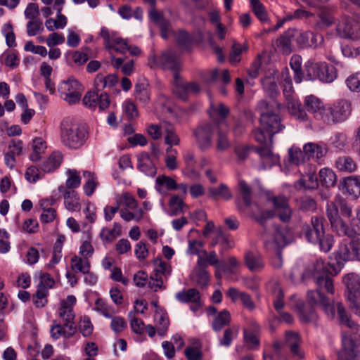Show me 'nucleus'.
<instances>
[{"instance_id":"obj_28","label":"nucleus","mask_w":360,"mask_h":360,"mask_svg":"<svg viewBox=\"0 0 360 360\" xmlns=\"http://www.w3.org/2000/svg\"><path fill=\"white\" fill-rule=\"evenodd\" d=\"M191 278L201 289H205L210 281V274L203 268H195L191 275Z\"/></svg>"},{"instance_id":"obj_41","label":"nucleus","mask_w":360,"mask_h":360,"mask_svg":"<svg viewBox=\"0 0 360 360\" xmlns=\"http://www.w3.org/2000/svg\"><path fill=\"white\" fill-rule=\"evenodd\" d=\"M46 148V141L41 137H37L32 140V150L33 152L30 155L32 161H38L41 158V154L43 153Z\"/></svg>"},{"instance_id":"obj_19","label":"nucleus","mask_w":360,"mask_h":360,"mask_svg":"<svg viewBox=\"0 0 360 360\" xmlns=\"http://www.w3.org/2000/svg\"><path fill=\"white\" fill-rule=\"evenodd\" d=\"M213 127L206 124L199 127L194 132L198 147L202 150H207L212 145Z\"/></svg>"},{"instance_id":"obj_56","label":"nucleus","mask_w":360,"mask_h":360,"mask_svg":"<svg viewBox=\"0 0 360 360\" xmlns=\"http://www.w3.org/2000/svg\"><path fill=\"white\" fill-rule=\"evenodd\" d=\"M95 309L106 318H111L115 313L113 307L108 305L105 301L101 298L96 300Z\"/></svg>"},{"instance_id":"obj_17","label":"nucleus","mask_w":360,"mask_h":360,"mask_svg":"<svg viewBox=\"0 0 360 360\" xmlns=\"http://www.w3.org/2000/svg\"><path fill=\"white\" fill-rule=\"evenodd\" d=\"M312 227L308 225L303 226V232L307 240L311 243H318L323 235L322 219L318 217L311 218Z\"/></svg>"},{"instance_id":"obj_44","label":"nucleus","mask_w":360,"mask_h":360,"mask_svg":"<svg viewBox=\"0 0 360 360\" xmlns=\"http://www.w3.org/2000/svg\"><path fill=\"white\" fill-rule=\"evenodd\" d=\"M201 253L207 258L208 264L214 266L217 269H221L224 272L231 273L232 270L229 268L226 264H219L217 255L215 251L212 250L207 253L206 250H202Z\"/></svg>"},{"instance_id":"obj_27","label":"nucleus","mask_w":360,"mask_h":360,"mask_svg":"<svg viewBox=\"0 0 360 360\" xmlns=\"http://www.w3.org/2000/svg\"><path fill=\"white\" fill-rule=\"evenodd\" d=\"M304 106L307 111L314 115V117H322L321 110H323V105L321 100L314 95L306 96L304 100Z\"/></svg>"},{"instance_id":"obj_29","label":"nucleus","mask_w":360,"mask_h":360,"mask_svg":"<svg viewBox=\"0 0 360 360\" xmlns=\"http://www.w3.org/2000/svg\"><path fill=\"white\" fill-rule=\"evenodd\" d=\"M162 130L165 134V143L168 147L178 146L180 143V139L175 131L174 127L169 123L162 124Z\"/></svg>"},{"instance_id":"obj_7","label":"nucleus","mask_w":360,"mask_h":360,"mask_svg":"<svg viewBox=\"0 0 360 360\" xmlns=\"http://www.w3.org/2000/svg\"><path fill=\"white\" fill-rule=\"evenodd\" d=\"M340 230L347 238L342 239L339 245V259L344 261L354 259L353 247L356 242V231L345 222L341 223Z\"/></svg>"},{"instance_id":"obj_61","label":"nucleus","mask_w":360,"mask_h":360,"mask_svg":"<svg viewBox=\"0 0 360 360\" xmlns=\"http://www.w3.org/2000/svg\"><path fill=\"white\" fill-rule=\"evenodd\" d=\"M211 116L214 117L217 116L221 120H224L229 114V109L224 103H219L217 105H211Z\"/></svg>"},{"instance_id":"obj_9","label":"nucleus","mask_w":360,"mask_h":360,"mask_svg":"<svg viewBox=\"0 0 360 360\" xmlns=\"http://www.w3.org/2000/svg\"><path fill=\"white\" fill-rule=\"evenodd\" d=\"M150 66H157L165 70H171L178 74L180 63L176 55L172 51L163 52L160 56H154L150 61Z\"/></svg>"},{"instance_id":"obj_51","label":"nucleus","mask_w":360,"mask_h":360,"mask_svg":"<svg viewBox=\"0 0 360 360\" xmlns=\"http://www.w3.org/2000/svg\"><path fill=\"white\" fill-rule=\"evenodd\" d=\"M357 168L356 162L350 156L339 158V170L347 172H354Z\"/></svg>"},{"instance_id":"obj_8","label":"nucleus","mask_w":360,"mask_h":360,"mask_svg":"<svg viewBox=\"0 0 360 360\" xmlns=\"http://www.w3.org/2000/svg\"><path fill=\"white\" fill-rule=\"evenodd\" d=\"M83 89L82 84L75 79L63 81L58 86L61 97L69 104L79 101Z\"/></svg>"},{"instance_id":"obj_22","label":"nucleus","mask_w":360,"mask_h":360,"mask_svg":"<svg viewBox=\"0 0 360 360\" xmlns=\"http://www.w3.org/2000/svg\"><path fill=\"white\" fill-rule=\"evenodd\" d=\"M58 191L63 194L64 204L67 210L71 212L80 210L79 198L75 190H68L64 186H60Z\"/></svg>"},{"instance_id":"obj_23","label":"nucleus","mask_w":360,"mask_h":360,"mask_svg":"<svg viewBox=\"0 0 360 360\" xmlns=\"http://www.w3.org/2000/svg\"><path fill=\"white\" fill-rule=\"evenodd\" d=\"M244 262L248 269L252 272H259L264 268V262L261 255L252 251L244 255Z\"/></svg>"},{"instance_id":"obj_48","label":"nucleus","mask_w":360,"mask_h":360,"mask_svg":"<svg viewBox=\"0 0 360 360\" xmlns=\"http://www.w3.org/2000/svg\"><path fill=\"white\" fill-rule=\"evenodd\" d=\"M316 283L319 288L324 287L328 292L334 294L335 289L333 284V281L328 274H322L321 275L314 276Z\"/></svg>"},{"instance_id":"obj_30","label":"nucleus","mask_w":360,"mask_h":360,"mask_svg":"<svg viewBox=\"0 0 360 360\" xmlns=\"http://www.w3.org/2000/svg\"><path fill=\"white\" fill-rule=\"evenodd\" d=\"M155 189L160 193L165 192V189L167 191L176 190L177 184L172 178L160 175L155 179Z\"/></svg>"},{"instance_id":"obj_39","label":"nucleus","mask_w":360,"mask_h":360,"mask_svg":"<svg viewBox=\"0 0 360 360\" xmlns=\"http://www.w3.org/2000/svg\"><path fill=\"white\" fill-rule=\"evenodd\" d=\"M321 184L326 188L333 187L335 185L337 176L335 173L330 169L323 168L319 172Z\"/></svg>"},{"instance_id":"obj_57","label":"nucleus","mask_w":360,"mask_h":360,"mask_svg":"<svg viewBox=\"0 0 360 360\" xmlns=\"http://www.w3.org/2000/svg\"><path fill=\"white\" fill-rule=\"evenodd\" d=\"M177 150L172 147H167L166 149L165 165L168 169L174 170L177 168Z\"/></svg>"},{"instance_id":"obj_5","label":"nucleus","mask_w":360,"mask_h":360,"mask_svg":"<svg viewBox=\"0 0 360 360\" xmlns=\"http://www.w3.org/2000/svg\"><path fill=\"white\" fill-rule=\"evenodd\" d=\"M306 77L309 80L319 79L326 83L333 82L336 77V69L326 63H309L305 65Z\"/></svg>"},{"instance_id":"obj_32","label":"nucleus","mask_w":360,"mask_h":360,"mask_svg":"<svg viewBox=\"0 0 360 360\" xmlns=\"http://www.w3.org/2000/svg\"><path fill=\"white\" fill-rule=\"evenodd\" d=\"M63 160V155L60 152H53L41 165V169L44 172H51L60 167Z\"/></svg>"},{"instance_id":"obj_33","label":"nucleus","mask_w":360,"mask_h":360,"mask_svg":"<svg viewBox=\"0 0 360 360\" xmlns=\"http://www.w3.org/2000/svg\"><path fill=\"white\" fill-rule=\"evenodd\" d=\"M175 297L182 303L199 302L200 301V293L196 288H190L187 290L179 292Z\"/></svg>"},{"instance_id":"obj_18","label":"nucleus","mask_w":360,"mask_h":360,"mask_svg":"<svg viewBox=\"0 0 360 360\" xmlns=\"http://www.w3.org/2000/svg\"><path fill=\"white\" fill-rule=\"evenodd\" d=\"M297 30L290 28L280 35L275 41L276 50L284 55H290L292 51V40L296 36Z\"/></svg>"},{"instance_id":"obj_26","label":"nucleus","mask_w":360,"mask_h":360,"mask_svg":"<svg viewBox=\"0 0 360 360\" xmlns=\"http://www.w3.org/2000/svg\"><path fill=\"white\" fill-rule=\"evenodd\" d=\"M304 150L308 160H319L323 158L327 152L325 147L316 143L309 142L304 145Z\"/></svg>"},{"instance_id":"obj_54","label":"nucleus","mask_w":360,"mask_h":360,"mask_svg":"<svg viewBox=\"0 0 360 360\" xmlns=\"http://www.w3.org/2000/svg\"><path fill=\"white\" fill-rule=\"evenodd\" d=\"M68 178L66 181V187L68 190H74L78 188L81 184V178L79 172L75 169H69L67 172Z\"/></svg>"},{"instance_id":"obj_62","label":"nucleus","mask_w":360,"mask_h":360,"mask_svg":"<svg viewBox=\"0 0 360 360\" xmlns=\"http://www.w3.org/2000/svg\"><path fill=\"white\" fill-rule=\"evenodd\" d=\"M352 105L347 100H341L339 102V122L345 121L351 115Z\"/></svg>"},{"instance_id":"obj_16","label":"nucleus","mask_w":360,"mask_h":360,"mask_svg":"<svg viewBox=\"0 0 360 360\" xmlns=\"http://www.w3.org/2000/svg\"><path fill=\"white\" fill-rule=\"evenodd\" d=\"M294 39L300 49H316L323 42L322 35H319L310 31L300 32L297 30L296 36Z\"/></svg>"},{"instance_id":"obj_50","label":"nucleus","mask_w":360,"mask_h":360,"mask_svg":"<svg viewBox=\"0 0 360 360\" xmlns=\"http://www.w3.org/2000/svg\"><path fill=\"white\" fill-rule=\"evenodd\" d=\"M288 153L290 161L296 165L302 164L308 160L304 149L302 150L299 148H291L289 149Z\"/></svg>"},{"instance_id":"obj_10","label":"nucleus","mask_w":360,"mask_h":360,"mask_svg":"<svg viewBox=\"0 0 360 360\" xmlns=\"http://www.w3.org/2000/svg\"><path fill=\"white\" fill-rule=\"evenodd\" d=\"M283 95L286 98L288 103V108L290 112L300 120H307V113L305 110L302 108L301 103L292 97V93L293 90L292 82H288L283 84Z\"/></svg>"},{"instance_id":"obj_21","label":"nucleus","mask_w":360,"mask_h":360,"mask_svg":"<svg viewBox=\"0 0 360 360\" xmlns=\"http://www.w3.org/2000/svg\"><path fill=\"white\" fill-rule=\"evenodd\" d=\"M300 337L297 333L292 330L285 332V344L289 347L292 356L302 359L304 358V353L300 349Z\"/></svg>"},{"instance_id":"obj_60","label":"nucleus","mask_w":360,"mask_h":360,"mask_svg":"<svg viewBox=\"0 0 360 360\" xmlns=\"http://www.w3.org/2000/svg\"><path fill=\"white\" fill-rule=\"evenodd\" d=\"M307 299L312 307L319 304L322 305L326 300V297L320 290L309 291L307 292Z\"/></svg>"},{"instance_id":"obj_40","label":"nucleus","mask_w":360,"mask_h":360,"mask_svg":"<svg viewBox=\"0 0 360 360\" xmlns=\"http://www.w3.org/2000/svg\"><path fill=\"white\" fill-rule=\"evenodd\" d=\"M209 196L213 198L220 197L225 200H229L233 195L226 185L221 184L219 187H210L208 190Z\"/></svg>"},{"instance_id":"obj_42","label":"nucleus","mask_w":360,"mask_h":360,"mask_svg":"<svg viewBox=\"0 0 360 360\" xmlns=\"http://www.w3.org/2000/svg\"><path fill=\"white\" fill-rule=\"evenodd\" d=\"M299 310L300 319L303 323H309L316 318L314 309L312 307H305L302 302L297 304Z\"/></svg>"},{"instance_id":"obj_1","label":"nucleus","mask_w":360,"mask_h":360,"mask_svg":"<svg viewBox=\"0 0 360 360\" xmlns=\"http://www.w3.org/2000/svg\"><path fill=\"white\" fill-rule=\"evenodd\" d=\"M339 323L351 330V333L342 330V349L339 360H357L360 354L359 325L352 319L349 312L339 303Z\"/></svg>"},{"instance_id":"obj_38","label":"nucleus","mask_w":360,"mask_h":360,"mask_svg":"<svg viewBox=\"0 0 360 360\" xmlns=\"http://www.w3.org/2000/svg\"><path fill=\"white\" fill-rule=\"evenodd\" d=\"M335 105H323V110H321V117H316V120H322L323 122L331 124H335L337 119V109Z\"/></svg>"},{"instance_id":"obj_55","label":"nucleus","mask_w":360,"mask_h":360,"mask_svg":"<svg viewBox=\"0 0 360 360\" xmlns=\"http://www.w3.org/2000/svg\"><path fill=\"white\" fill-rule=\"evenodd\" d=\"M2 33L6 38V44L8 47L16 46L15 35L13 32V25L11 22H7L2 27Z\"/></svg>"},{"instance_id":"obj_35","label":"nucleus","mask_w":360,"mask_h":360,"mask_svg":"<svg viewBox=\"0 0 360 360\" xmlns=\"http://www.w3.org/2000/svg\"><path fill=\"white\" fill-rule=\"evenodd\" d=\"M318 179L315 172H310L302 176L296 183L298 188L314 189L318 187Z\"/></svg>"},{"instance_id":"obj_20","label":"nucleus","mask_w":360,"mask_h":360,"mask_svg":"<svg viewBox=\"0 0 360 360\" xmlns=\"http://www.w3.org/2000/svg\"><path fill=\"white\" fill-rule=\"evenodd\" d=\"M255 150L260 158V169H266L271 168L279 162V156L274 154L269 148L262 146L256 148Z\"/></svg>"},{"instance_id":"obj_58","label":"nucleus","mask_w":360,"mask_h":360,"mask_svg":"<svg viewBox=\"0 0 360 360\" xmlns=\"http://www.w3.org/2000/svg\"><path fill=\"white\" fill-rule=\"evenodd\" d=\"M250 4L255 15L262 22L267 21L268 16L263 4L259 0H250Z\"/></svg>"},{"instance_id":"obj_6","label":"nucleus","mask_w":360,"mask_h":360,"mask_svg":"<svg viewBox=\"0 0 360 360\" xmlns=\"http://www.w3.org/2000/svg\"><path fill=\"white\" fill-rule=\"evenodd\" d=\"M288 243L285 231L284 229L276 228L273 238L265 242L267 250H274L276 255L272 257L271 264L274 269H280L283 265V259L281 249Z\"/></svg>"},{"instance_id":"obj_46","label":"nucleus","mask_w":360,"mask_h":360,"mask_svg":"<svg viewBox=\"0 0 360 360\" xmlns=\"http://www.w3.org/2000/svg\"><path fill=\"white\" fill-rule=\"evenodd\" d=\"M68 22L67 18L60 13V9H58V13H57V19L49 18L46 20L45 25L48 30L53 31L56 29L64 28Z\"/></svg>"},{"instance_id":"obj_31","label":"nucleus","mask_w":360,"mask_h":360,"mask_svg":"<svg viewBox=\"0 0 360 360\" xmlns=\"http://www.w3.org/2000/svg\"><path fill=\"white\" fill-rule=\"evenodd\" d=\"M118 78L115 75H109L105 77L102 75H97L95 79V85L98 91H101L105 88L109 89H113V87L117 84Z\"/></svg>"},{"instance_id":"obj_34","label":"nucleus","mask_w":360,"mask_h":360,"mask_svg":"<svg viewBox=\"0 0 360 360\" xmlns=\"http://www.w3.org/2000/svg\"><path fill=\"white\" fill-rule=\"evenodd\" d=\"M154 320L158 335L164 336L169 326L168 316L166 313L156 311L154 315Z\"/></svg>"},{"instance_id":"obj_12","label":"nucleus","mask_w":360,"mask_h":360,"mask_svg":"<svg viewBox=\"0 0 360 360\" xmlns=\"http://www.w3.org/2000/svg\"><path fill=\"white\" fill-rule=\"evenodd\" d=\"M269 200L273 204L274 212L279 219L288 223L290 221L292 211L289 205L288 199L284 195L272 196Z\"/></svg>"},{"instance_id":"obj_24","label":"nucleus","mask_w":360,"mask_h":360,"mask_svg":"<svg viewBox=\"0 0 360 360\" xmlns=\"http://www.w3.org/2000/svg\"><path fill=\"white\" fill-rule=\"evenodd\" d=\"M342 190L348 195L354 198H357L360 195V177L359 176H347L342 181Z\"/></svg>"},{"instance_id":"obj_63","label":"nucleus","mask_w":360,"mask_h":360,"mask_svg":"<svg viewBox=\"0 0 360 360\" xmlns=\"http://www.w3.org/2000/svg\"><path fill=\"white\" fill-rule=\"evenodd\" d=\"M40 282L37 285V289L44 290L46 292H49V288H51L55 281L51 275L48 273H39Z\"/></svg>"},{"instance_id":"obj_25","label":"nucleus","mask_w":360,"mask_h":360,"mask_svg":"<svg viewBox=\"0 0 360 360\" xmlns=\"http://www.w3.org/2000/svg\"><path fill=\"white\" fill-rule=\"evenodd\" d=\"M137 169L148 176H154L157 172L155 164L146 153H143L139 156Z\"/></svg>"},{"instance_id":"obj_59","label":"nucleus","mask_w":360,"mask_h":360,"mask_svg":"<svg viewBox=\"0 0 360 360\" xmlns=\"http://www.w3.org/2000/svg\"><path fill=\"white\" fill-rule=\"evenodd\" d=\"M327 217L331 224V226L334 229L338 227V206L335 202L331 201L327 204L326 210Z\"/></svg>"},{"instance_id":"obj_53","label":"nucleus","mask_w":360,"mask_h":360,"mask_svg":"<svg viewBox=\"0 0 360 360\" xmlns=\"http://www.w3.org/2000/svg\"><path fill=\"white\" fill-rule=\"evenodd\" d=\"M147 86L146 83H137L135 85L136 99L143 104H146L150 98Z\"/></svg>"},{"instance_id":"obj_45","label":"nucleus","mask_w":360,"mask_h":360,"mask_svg":"<svg viewBox=\"0 0 360 360\" xmlns=\"http://www.w3.org/2000/svg\"><path fill=\"white\" fill-rule=\"evenodd\" d=\"M53 323L55 324L51 328V335L53 339H58L61 336L68 339L72 337L77 331V328H75L74 330H70V329L65 330L60 323H56V321Z\"/></svg>"},{"instance_id":"obj_49","label":"nucleus","mask_w":360,"mask_h":360,"mask_svg":"<svg viewBox=\"0 0 360 360\" xmlns=\"http://www.w3.org/2000/svg\"><path fill=\"white\" fill-rule=\"evenodd\" d=\"M72 269L75 271L87 274L90 269V262L87 259H83L77 256L71 259Z\"/></svg>"},{"instance_id":"obj_64","label":"nucleus","mask_w":360,"mask_h":360,"mask_svg":"<svg viewBox=\"0 0 360 360\" xmlns=\"http://www.w3.org/2000/svg\"><path fill=\"white\" fill-rule=\"evenodd\" d=\"M263 87L271 98H274L279 93L276 83L271 78H266L262 82Z\"/></svg>"},{"instance_id":"obj_43","label":"nucleus","mask_w":360,"mask_h":360,"mask_svg":"<svg viewBox=\"0 0 360 360\" xmlns=\"http://www.w3.org/2000/svg\"><path fill=\"white\" fill-rule=\"evenodd\" d=\"M173 92L178 98L182 101H186L188 98V89L185 82L179 79L178 74H175L174 76Z\"/></svg>"},{"instance_id":"obj_4","label":"nucleus","mask_w":360,"mask_h":360,"mask_svg":"<svg viewBox=\"0 0 360 360\" xmlns=\"http://www.w3.org/2000/svg\"><path fill=\"white\" fill-rule=\"evenodd\" d=\"M342 282L345 287V297L349 309L360 316V276L355 273H349L342 277Z\"/></svg>"},{"instance_id":"obj_47","label":"nucleus","mask_w":360,"mask_h":360,"mask_svg":"<svg viewBox=\"0 0 360 360\" xmlns=\"http://www.w3.org/2000/svg\"><path fill=\"white\" fill-rule=\"evenodd\" d=\"M83 176L86 179V182L83 186L84 191L87 196H91L97 186L96 178L94 173L89 171H84Z\"/></svg>"},{"instance_id":"obj_13","label":"nucleus","mask_w":360,"mask_h":360,"mask_svg":"<svg viewBox=\"0 0 360 360\" xmlns=\"http://www.w3.org/2000/svg\"><path fill=\"white\" fill-rule=\"evenodd\" d=\"M75 302V297L74 295H68L65 300L61 302L58 310V316L62 319L64 326L70 330H74L75 328H77L74 323L75 315L72 309V305H74Z\"/></svg>"},{"instance_id":"obj_52","label":"nucleus","mask_w":360,"mask_h":360,"mask_svg":"<svg viewBox=\"0 0 360 360\" xmlns=\"http://www.w3.org/2000/svg\"><path fill=\"white\" fill-rule=\"evenodd\" d=\"M120 217L126 221L131 220L140 221L143 217L144 212L141 208H139L135 212H131L127 208H122L120 210Z\"/></svg>"},{"instance_id":"obj_37","label":"nucleus","mask_w":360,"mask_h":360,"mask_svg":"<svg viewBox=\"0 0 360 360\" xmlns=\"http://www.w3.org/2000/svg\"><path fill=\"white\" fill-rule=\"evenodd\" d=\"M231 322L230 312L224 309L220 311L214 319L212 327L215 332L220 331L224 327L228 326Z\"/></svg>"},{"instance_id":"obj_36","label":"nucleus","mask_w":360,"mask_h":360,"mask_svg":"<svg viewBox=\"0 0 360 360\" xmlns=\"http://www.w3.org/2000/svg\"><path fill=\"white\" fill-rule=\"evenodd\" d=\"M239 188L244 205L238 203V208L242 211L245 207H250L252 205V190L244 181H240Z\"/></svg>"},{"instance_id":"obj_15","label":"nucleus","mask_w":360,"mask_h":360,"mask_svg":"<svg viewBox=\"0 0 360 360\" xmlns=\"http://www.w3.org/2000/svg\"><path fill=\"white\" fill-rule=\"evenodd\" d=\"M82 101L86 107L92 110H95L98 107L100 110H105L110 103L108 93L105 92L98 94V92L91 91L86 94Z\"/></svg>"},{"instance_id":"obj_14","label":"nucleus","mask_w":360,"mask_h":360,"mask_svg":"<svg viewBox=\"0 0 360 360\" xmlns=\"http://www.w3.org/2000/svg\"><path fill=\"white\" fill-rule=\"evenodd\" d=\"M101 37L104 39V44L109 50H114L120 53H124L129 49L126 41L115 36L105 27H103L100 32Z\"/></svg>"},{"instance_id":"obj_11","label":"nucleus","mask_w":360,"mask_h":360,"mask_svg":"<svg viewBox=\"0 0 360 360\" xmlns=\"http://www.w3.org/2000/svg\"><path fill=\"white\" fill-rule=\"evenodd\" d=\"M339 35L345 39L356 40L360 38V24L354 18L343 15L339 23Z\"/></svg>"},{"instance_id":"obj_3","label":"nucleus","mask_w":360,"mask_h":360,"mask_svg":"<svg viewBox=\"0 0 360 360\" xmlns=\"http://www.w3.org/2000/svg\"><path fill=\"white\" fill-rule=\"evenodd\" d=\"M86 139L87 132L84 126L69 121L61 123L60 140L65 147L78 149L84 144Z\"/></svg>"},{"instance_id":"obj_2","label":"nucleus","mask_w":360,"mask_h":360,"mask_svg":"<svg viewBox=\"0 0 360 360\" xmlns=\"http://www.w3.org/2000/svg\"><path fill=\"white\" fill-rule=\"evenodd\" d=\"M259 108L262 110L260 115L261 127L268 134L270 142H272L273 135L284 128V126L281 124L279 117L280 104L274 101L269 103L262 101Z\"/></svg>"}]
</instances>
